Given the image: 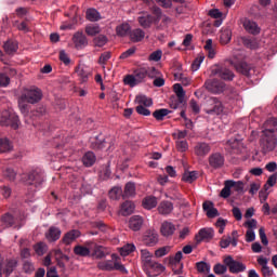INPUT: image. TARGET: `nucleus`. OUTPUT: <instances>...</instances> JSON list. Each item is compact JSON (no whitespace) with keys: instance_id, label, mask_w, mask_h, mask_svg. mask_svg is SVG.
Returning a JSON list of instances; mask_svg holds the SVG:
<instances>
[{"instance_id":"f257e3e1","label":"nucleus","mask_w":277,"mask_h":277,"mask_svg":"<svg viewBox=\"0 0 277 277\" xmlns=\"http://www.w3.org/2000/svg\"><path fill=\"white\" fill-rule=\"evenodd\" d=\"M208 116H223L226 114V106L219 97H209L206 101V107L203 109Z\"/></svg>"},{"instance_id":"f03ea898","label":"nucleus","mask_w":277,"mask_h":277,"mask_svg":"<svg viewBox=\"0 0 277 277\" xmlns=\"http://www.w3.org/2000/svg\"><path fill=\"white\" fill-rule=\"evenodd\" d=\"M277 138L276 134L273 131H262V135L260 138V148L264 155L267 153H272L274 148H276Z\"/></svg>"},{"instance_id":"7ed1b4c3","label":"nucleus","mask_w":277,"mask_h":277,"mask_svg":"<svg viewBox=\"0 0 277 277\" xmlns=\"http://www.w3.org/2000/svg\"><path fill=\"white\" fill-rule=\"evenodd\" d=\"M226 150H228L230 155H243V153H246L243 138H241V136H237L228 140L226 143Z\"/></svg>"},{"instance_id":"20e7f679","label":"nucleus","mask_w":277,"mask_h":277,"mask_svg":"<svg viewBox=\"0 0 277 277\" xmlns=\"http://www.w3.org/2000/svg\"><path fill=\"white\" fill-rule=\"evenodd\" d=\"M1 222L6 228H16L17 230L23 228V219L12 215V213H4L1 216Z\"/></svg>"},{"instance_id":"39448f33","label":"nucleus","mask_w":277,"mask_h":277,"mask_svg":"<svg viewBox=\"0 0 277 277\" xmlns=\"http://www.w3.org/2000/svg\"><path fill=\"white\" fill-rule=\"evenodd\" d=\"M21 97L27 101L30 105H36V103H40V101H42V90L36 87L27 89Z\"/></svg>"},{"instance_id":"423d86ee","label":"nucleus","mask_w":277,"mask_h":277,"mask_svg":"<svg viewBox=\"0 0 277 277\" xmlns=\"http://www.w3.org/2000/svg\"><path fill=\"white\" fill-rule=\"evenodd\" d=\"M97 267L102 269V272H114V269H116L117 272H121V274H129L124 265L119 262L114 263L111 260L98 262Z\"/></svg>"},{"instance_id":"0eeeda50","label":"nucleus","mask_w":277,"mask_h":277,"mask_svg":"<svg viewBox=\"0 0 277 277\" xmlns=\"http://www.w3.org/2000/svg\"><path fill=\"white\" fill-rule=\"evenodd\" d=\"M1 127H11V129H18V124H21V120H18V116L12 114L8 110L3 111L0 119Z\"/></svg>"},{"instance_id":"6e6552de","label":"nucleus","mask_w":277,"mask_h":277,"mask_svg":"<svg viewBox=\"0 0 277 277\" xmlns=\"http://www.w3.org/2000/svg\"><path fill=\"white\" fill-rule=\"evenodd\" d=\"M211 75H213V77H219L224 81H233V79H235V74L224 65L212 67Z\"/></svg>"},{"instance_id":"1a4fd4ad","label":"nucleus","mask_w":277,"mask_h":277,"mask_svg":"<svg viewBox=\"0 0 277 277\" xmlns=\"http://www.w3.org/2000/svg\"><path fill=\"white\" fill-rule=\"evenodd\" d=\"M223 263L224 265H226V267H228V271L230 272V274H241V272L246 269V264L233 259L232 255H227L223 260Z\"/></svg>"},{"instance_id":"9d476101","label":"nucleus","mask_w":277,"mask_h":277,"mask_svg":"<svg viewBox=\"0 0 277 277\" xmlns=\"http://www.w3.org/2000/svg\"><path fill=\"white\" fill-rule=\"evenodd\" d=\"M205 88L206 90H208V92H211L212 94H222V92L226 90V83L217 79L207 80L205 82Z\"/></svg>"},{"instance_id":"9b49d317","label":"nucleus","mask_w":277,"mask_h":277,"mask_svg":"<svg viewBox=\"0 0 277 277\" xmlns=\"http://www.w3.org/2000/svg\"><path fill=\"white\" fill-rule=\"evenodd\" d=\"M16 176L21 183L24 185H36V175L35 174H23V175H8L9 181H16Z\"/></svg>"},{"instance_id":"f8f14e48","label":"nucleus","mask_w":277,"mask_h":277,"mask_svg":"<svg viewBox=\"0 0 277 277\" xmlns=\"http://www.w3.org/2000/svg\"><path fill=\"white\" fill-rule=\"evenodd\" d=\"M16 267H18V260L14 258L6 259L4 262H2V272L5 274V277H10Z\"/></svg>"},{"instance_id":"ddd939ff","label":"nucleus","mask_w":277,"mask_h":277,"mask_svg":"<svg viewBox=\"0 0 277 277\" xmlns=\"http://www.w3.org/2000/svg\"><path fill=\"white\" fill-rule=\"evenodd\" d=\"M224 156L220 153H214L209 157V166L213 168V170H220L224 166Z\"/></svg>"},{"instance_id":"4468645a","label":"nucleus","mask_w":277,"mask_h":277,"mask_svg":"<svg viewBox=\"0 0 277 277\" xmlns=\"http://www.w3.org/2000/svg\"><path fill=\"white\" fill-rule=\"evenodd\" d=\"M194 153L197 157H207L211 153V145L206 142H199L195 145Z\"/></svg>"},{"instance_id":"2eb2a0df","label":"nucleus","mask_w":277,"mask_h":277,"mask_svg":"<svg viewBox=\"0 0 277 277\" xmlns=\"http://www.w3.org/2000/svg\"><path fill=\"white\" fill-rule=\"evenodd\" d=\"M176 232V226L172 222L164 221L160 226L162 237H172Z\"/></svg>"},{"instance_id":"dca6fc26","label":"nucleus","mask_w":277,"mask_h":277,"mask_svg":"<svg viewBox=\"0 0 277 277\" xmlns=\"http://www.w3.org/2000/svg\"><path fill=\"white\" fill-rule=\"evenodd\" d=\"M232 65L234 66V68H236L237 72L245 75V77L250 76V70H252V66H250L245 61H238L236 63L232 62Z\"/></svg>"},{"instance_id":"f3484780","label":"nucleus","mask_w":277,"mask_h":277,"mask_svg":"<svg viewBox=\"0 0 277 277\" xmlns=\"http://www.w3.org/2000/svg\"><path fill=\"white\" fill-rule=\"evenodd\" d=\"M144 243L148 247L157 246V243H159V234L155 230L146 232L144 236Z\"/></svg>"},{"instance_id":"a211bd4d","label":"nucleus","mask_w":277,"mask_h":277,"mask_svg":"<svg viewBox=\"0 0 277 277\" xmlns=\"http://www.w3.org/2000/svg\"><path fill=\"white\" fill-rule=\"evenodd\" d=\"M135 211V203L133 201H124L120 206L119 215H122L123 217H127V215L133 214Z\"/></svg>"},{"instance_id":"6ab92c4d","label":"nucleus","mask_w":277,"mask_h":277,"mask_svg":"<svg viewBox=\"0 0 277 277\" xmlns=\"http://www.w3.org/2000/svg\"><path fill=\"white\" fill-rule=\"evenodd\" d=\"M144 226V217L140 215H133L129 219V228L131 230L137 232Z\"/></svg>"},{"instance_id":"aec40b11","label":"nucleus","mask_w":277,"mask_h":277,"mask_svg":"<svg viewBox=\"0 0 277 277\" xmlns=\"http://www.w3.org/2000/svg\"><path fill=\"white\" fill-rule=\"evenodd\" d=\"M203 211H206L207 217L213 219L220 216V212L216 210V208L213 206V202L211 201H205L202 205Z\"/></svg>"},{"instance_id":"412c9836","label":"nucleus","mask_w":277,"mask_h":277,"mask_svg":"<svg viewBox=\"0 0 277 277\" xmlns=\"http://www.w3.org/2000/svg\"><path fill=\"white\" fill-rule=\"evenodd\" d=\"M76 49H85L88 47V38L82 32H77L72 37Z\"/></svg>"},{"instance_id":"4be33fe9","label":"nucleus","mask_w":277,"mask_h":277,"mask_svg":"<svg viewBox=\"0 0 277 277\" xmlns=\"http://www.w3.org/2000/svg\"><path fill=\"white\" fill-rule=\"evenodd\" d=\"M157 21L155 19V16L150 15V14H146L143 16L138 17V24L141 25V27H143L144 29H149V27L155 24L157 25Z\"/></svg>"},{"instance_id":"5701e85b","label":"nucleus","mask_w":277,"mask_h":277,"mask_svg":"<svg viewBox=\"0 0 277 277\" xmlns=\"http://www.w3.org/2000/svg\"><path fill=\"white\" fill-rule=\"evenodd\" d=\"M172 211H174L172 201H161L158 206V213H160V215H170Z\"/></svg>"},{"instance_id":"b1692460","label":"nucleus","mask_w":277,"mask_h":277,"mask_svg":"<svg viewBox=\"0 0 277 277\" xmlns=\"http://www.w3.org/2000/svg\"><path fill=\"white\" fill-rule=\"evenodd\" d=\"M131 42H142L146 38V32L141 28H135L129 32Z\"/></svg>"},{"instance_id":"393cba45","label":"nucleus","mask_w":277,"mask_h":277,"mask_svg":"<svg viewBox=\"0 0 277 277\" xmlns=\"http://www.w3.org/2000/svg\"><path fill=\"white\" fill-rule=\"evenodd\" d=\"M214 235L213 228H201L197 237H199V241H211Z\"/></svg>"},{"instance_id":"a878e982","label":"nucleus","mask_w":277,"mask_h":277,"mask_svg":"<svg viewBox=\"0 0 277 277\" xmlns=\"http://www.w3.org/2000/svg\"><path fill=\"white\" fill-rule=\"evenodd\" d=\"M108 254H111V251L108 248L95 246L92 256H94V259H105Z\"/></svg>"},{"instance_id":"bb28decb","label":"nucleus","mask_w":277,"mask_h":277,"mask_svg":"<svg viewBox=\"0 0 277 277\" xmlns=\"http://www.w3.org/2000/svg\"><path fill=\"white\" fill-rule=\"evenodd\" d=\"M243 27L246 31H248L249 34H253V36L261 34V29L259 28V25H256V22L246 19L243 23Z\"/></svg>"},{"instance_id":"cd10ccee","label":"nucleus","mask_w":277,"mask_h":277,"mask_svg":"<svg viewBox=\"0 0 277 277\" xmlns=\"http://www.w3.org/2000/svg\"><path fill=\"white\" fill-rule=\"evenodd\" d=\"M82 163L85 168H92L96 163V155L93 151H87L82 157Z\"/></svg>"},{"instance_id":"c85d7f7f","label":"nucleus","mask_w":277,"mask_h":277,"mask_svg":"<svg viewBox=\"0 0 277 277\" xmlns=\"http://www.w3.org/2000/svg\"><path fill=\"white\" fill-rule=\"evenodd\" d=\"M51 254H54L57 265L60 267H66V263H68L69 259L67 255H64V253H62V250H54L51 252Z\"/></svg>"},{"instance_id":"c756f323","label":"nucleus","mask_w":277,"mask_h":277,"mask_svg":"<svg viewBox=\"0 0 277 277\" xmlns=\"http://www.w3.org/2000/svg\"><path fill=\"white\" fill-rule=\"evenodd\" d=\"M60 237H62V230L57 227H50L45 234V239H48V241H57Z\"/></svg>"},{"instance_id":"7c9ffc66","label":"nucleus","mask_w":277,"mask_h":277,"mask_svg":"<svg viewBox=\"0 0 277 277\" xmlns=\"http://www.w3.org/2000/svg\"><path fill=\"white\" fill-rule=\"evenodd\" d=\"M135 103H137V107H153V98H149L146 95H137L135 97Z\"/></svg>"},{"instance_id":"2f4dec72","label":"nucleus","mask_w":277,"mask_h":277,"mask_svg":"<svg viewBox=\"0 0 277 277\" xmlns=\"http://www.w3.org/2000/svg\"><path fill=\"white\" fill-rule=\"evenodd\" d=\"M142 206L144 207V209H147L148 211H150V209H155V207H157V197L155 196L145 197L142 201Z\"/></svg>"},{"instance_id":"473e14b6","label":"nucleus","mask_w":277,"mask_h":277,"mask_svg":"<svg viewBox=\"0 0 277 277\" xmlns=\"http://www.w3.org/2000/svg\"><path fill=\"white\" fill-rule=\"evenodd\" d=\"M135 197V184L132 182H129L124 186V190L122 194V198H133Z\"/></svg>"},{"instance_id":"72a5a7b5","label":"nucleus","mask_w":277,"mask_h":277,"mask_svg":"<svg viewBox=\"0 0 277 277\" xmlns=\"http://www.w3.org/2000/svg\"><path fill=\"white\" fill-rule=\"evenodd\" d=\"M18 108L23 114V116H25V118L29 116V109H30L29 102H27V100H24L22 96H19L18 98Z\"/></svg>"},{"instance_id":"f704fd0d","label":"nucleus","mask_w":277,"mask_h":277,"mask_svg":"<svg viewBox=\"0 0 277 277\" xmlns=\"http://www.w3.org/2000/svg\"><path fill=\"white\" fill-rule=\"evenodd\" d=\"M4 51L8 55H14L18 51V42L9 40L4 43Z\"/></svg>"},{"instance_id":"c9c22d12","label":"nucleus","mask_w":277,"mask_h":277,"mask_svg":"<svg viewBox=\"0 0 277 277\" xmlns=\"http://www.w3.org/2000/svg\"><path fill=\"white\" fill-rule=\"evenodd\" d=\"M258 263L262 267L263 276H272V271L269 269V266H267V263H268L267 258H263V256L258 258Z\"/></svg>"},{"instance_id":"e433bc0d","label":"nucleus","mask_w":277,"mask_h":277,"mask_svg":"<svg viewBox=\"0 0 277 277\" xmlns=\"http://www.w3.org/2000/svg\"><path fill=\"white\" fill-rule=\"evenodd\" d=\"M85 16L91 23H96V21H101V13L96 11V9H88Z\"/></svg>"},{"instance_id":"4c0bfd02","label":"nucleus","mask_w":277,"mask_h":277,"mask_svg":"<svg viewBox=\"0 0 277 277\" xmlns=\"http://www.w3.org/2000/svg\"><path fill=\"white\" fill-rule=\"evenodd\" d=\"M230 187H235V181H225V186L220 193L221 198H228L230 196Z\"/></svg>"},{"instance_id":"58836bf2","label":"nucleus","mask_w":277,"mask_h":277,"mask_svg":"<svg viewBox=\"0 0 277 277\" xmlns=\"http://www.w3.org/2000/svg\"><path fill=\"white\" fill-rule=\"evenodd\" d=\"M169 114H171V111L168 108H160V109H156L153 113V117L158 121L161 122V120H163L166 118V116H168Z\"/></svg>"},{"instance_id":"ea45409f","label":"nucleus","mask_w":277,"mask_h":277,"mask_svg":"<svg viewBox=\"0 0 277 277\" xmlns=\"http://www.w3.org/2000/svg\"><path fill=\"white\" fill-rule=\"evenodd\" d=\"M233 38V31L230 29L225 28L221 31V44H228Z\"/></svg>"},{"instance_id":"a19ab883","label":"nucleus","mask_w":277,"mask_h":277,"mask_svg":"<svg viewBox=\"0 0 277 277\" xmlns=\"http://www.w3.org/2000/svg\"><path fill=\"white\" fill-rule=\"evenodd\" d=\"M196 269L199 274H209L211 272V265L205 261L197 262Z\"/></svg>"},{"instance_id":"79ce46f5","label":"nucleus","mask_w":277,"mask_h":277,"mask_svg":"<svg viewBox=\"0 0 277 277\" xmlns=\"http://www.w3.org/2000/svg\"><path fill=\"white\" fill-rule=\"evenodd\" d=\"M130 31H131V26L129 24H121L116 28L117 36H120L121 38H124V36L130 34Z\"/></svg>"},{"instance_id":"37998d69","label":"nucleus","mask_w":277,"mask_h":277,"mask_svg":"<svg viewBox=\"0 0 277 277\" xmlns=\"http://www.w3.org/2000/svg\"><path fill=\"white\" fill-rule=\"evenodd\" d=\"M122 194V187L115 186L109 190L108 196L110 200H120Z\"/></svg>"},{"instance_id":"c03bdc74","label":"nucleus","mask_w":277,"mask_h":277,"mask_svg":"<svg viewBox=\"0 0 277 277\" xmlns=\"http://www.w3.org/2000/svg\"><path fill=\"white\" fill-rule=\"evenodd\" d=\"M173 90L177 98H180V103H185V90H183V85H181V83H175Z\"/></svg>"},{"instance_id":"a18cd8bd","label":"nucleus","mask_w":277,"mask_h":277,"mask_svg":"<svg viewBox=\"0 0 277 277\" xmlns=\"http://www.w3.org/2000/svg\"><path fill=\"white\" fill-rule=\"evenodd\" d=\"M134 77L138 83H142L148 77V71H146V68H138L134 71Z\"/></svg>"},{"instance_id":"49530a36","label":"nucleus","mask_w":277,"mask_h":277,"mask_svg":"<svg viewBox=\"0 0 277 277\" xmlns=\"http://www.w3.org/2000/svg\"><path fill=\"white\" fill-rule=\"evenodd\" d=\"M172 250L171 246H164L155 251L156 259H161L168 254H170V251Z\"/></svg>"},{"instance_id":"de8ad7c7","label":"nucleus","mask_w":277,"mask_h":277,"mask_svg":"<svg viewBox=\"0 0 277 277\" xmlns=\"http://www.w3.org/2000/svg\"><path fill=\"white\" fill-rule=\"evenodd\" d=\"M141 259L145 265H150L153 261V253H150V251H148L147 249H142Z\"/></svg>"},{"instance_id":"09e8293b","label":"nucleus","mask_w":277,"mask_h":277,"mask_svg":"<svg viewBox=\"0 0 277 277\" xmlns=\"http://www.w3.org/2000/svg\"><path fill=\"white\" fill-rule=\"evenodd\" d=\"M12 143L8 138H0V153H10Z\"/></svg>"},{"instance_id":"8fccbe9b","label":"nucleus","mask_w":277,"mask_h":277,"mask_svg":"<svg viewBox=\"0 0 277 277\" xmlns=\"http://www.w3.org/2000/svg\"><path fill=\"white\" fill-rule=\"evenodd\" d=\"M264 130L263 131H272L274 133V129L277 127V119L276 118H271L267 119L264 124Z\"/></svg>"},{"instance_id":"3c124183","label":"nucleus","mask_w":277,"mask_h":277,"mask_svg":"<svg viewBox=\"0 0 277 277\" xmlns=\"http://www.w3.org/2000/svg\"><path fill=\"white\" fill-rule=\"evenodd\" d=\"M34 250L38 256L44 255V252L49 250V247L44 242H38L37 245L34 246Z\"/></svg>"},{"instance_id":"603ef678","label":"nucleus","mask_w":277,"mask_h":277,"mask_svg":"<svg viewBox=\"0 0 277 277\" xmlns=\"http://www.w3.org/2000/svg\"><path fill=\"white\" fill-rule=\"evenodd\" d=\"M132 252H135V245L128 243L120 249L121 256H129Z\"/></svg>"},{"instance_id":"864d4df0","label":"nucleus","mask_w":277,"mask_h":277,"mask_svg":"<svg viewBox=\"0 0 277 277\" xmlns=\"http://www.w3.org/2000/svg\"><path fill=\"white\" fill-rule=\"evenodd\" d=\"M182 260H183V251H177L175 255L169 256L170 265H179V263H181Z\"/></svg>"},{"instance_id":"5fc2aeb1","label":"nucleus","mask_w":277,"mask_h":277,"mask_svg":"<svg viewBox=\"0 0 277 277\" xmlns=\"http://www.w3.org/2000/svg\"><path fill=\"white\" fill-rule=\"evenodd\" d=\"M94 47H105L107 44V37L105 35H98L93 39Z\"/></svg>"},{"instance_id":"6e6d98bb","label":"nucleus","mask_w":277,"mask_h":277,"mask_svg":"<svg viewBox=\"0 0 277 277\" xmlns=\"http://www.w3.org/2000/svg\"><path fill=\"white\" fill-rule=\"evenodd\" d=\"M74 252L78 256H90V249H88V247H82V246L75 247Z\"/></svg>"},{"instance_id":"4d7b16f0","label":"nucleus","mask_w":277,"mask_h":277,"mask_svg":"<svg viewBox=\"0 0 277 277\" xmlns=\"http://www.w3.org/2000/svg\"><path fill=\"white\" fill-rule=\"evenodd\" d=\"M123 83L126 85H130V88H135V85H137V83H140L137 81V79L135 78V76L133 75H128L126 76V78L123 79Z\"/></svg>"},{"instance_id":"13d9d810","label":"nucleus","mask_w":277,"mask_h":277,"mask_svg":"<svg viewBox=\"0 0 277 277\" xmlns=\"http://www.w3.org/2000/svg\"><path fill=\"white\" fill-rule=\"evenodd\" d=\"M85 34L88 36H96V34H101V27L98 25H89L85 27Z\"/></svg>"},{"instance_id":"bf43d9fd","label":"nucleus","mask_w":277,"mask_h":277,"mask_svg":"<svg viewBox=\"0 0 277 277\" xmlns=\"http://www.w3.org/2000/svg\"><path fill=\"white\" fill-rule=\"evenodd\" d=\"M58 60L62 62L65 66H70V57H68V54L65 50H61L58 53Z\"/></svg>"},{"instance_id":"052dcab7","label":"nucleus","mask_w":277,"mask_h":277,"mask_svg":"<svg viewBox=\"0 0 277 277\" xmlns=\"http://www.w3.org/2000/svg\"><path fill=\"white\" fill-rule=\"evenodd\" d=\"M228 269V266L224 265V264H215L213 267V272L214 274H216L217 276H222V274H226Z\"/></svg>"},{"instance_id":"680f3d73","label":"nucleus","mask_w":277,"mask_h":277,"mask_svg":"<svg viewBox=\"0 0 277 277\" xmlns=\"http://www.w3.org/2000/svg\"><path fill=\"white\" fill-rule=\"evenodd\" d=\"M176 148L180 150V153H185L189 148V145L185 140L176 141Z\"/></svg>"},{"instance_id":"e2e57ef3","label":"nucleus","mask_w":277,"mask_h":277,"mask_svg":"<svg viewBox=\"0 0 277 277\" xmlns=\"http://www.w3.org/2000/svg\"><path fill=\"white\" fill-rule=\"evenodd\" d=\"M276 175H271L264 185V189L268 192L271 187H274L276 185Z\"/></svg>"},{"instance_id":"0e129e2a","label":"nucleus","mask_w":277,"mask_h":277,"mask_svg":"<svg viewBox=\"0 0 277 277\" xmlns=\"http://www.w3.org/2000/svg\"><path fill=\"white\" fill-rule=\"evenodd\" d=\"M202 62H205V56L200 55V56H197L193 64H192V68L194 71L198 70L200 68V64H202Z\"/></svg>"},{"instance_id":"69168bd1","label":"nucleus","mask_w":277,"mask_h":277,"mask_svg":"<svg viewBox=\"0 0 277 277\" xmlns=\"http://www.w3.org/2000/svg\"><path fill=\"white\" fill-rule=\"evenodd\" d=\"M104 141L103 140H98V137H95V141H93L91 143V148H93L94 150H101V148H104Z\"/></svg>"},{"instance_id":"338daca9","label":"nucleus","mask_w":277,"mask_h":277,"mask_svg":"<svg viewBox=\"0 0 277 277\" xmlns=\"http://www.w3.org/2000/svg\"><path fill=\"white\" fill-rule=\"evenodd\" d=\"M36 268L34 267V263L29 262V261H25L23 264V272H25V274H32V272Z\"/></svg>"},{"instance_id":"774afa93","label":"nucleus","mask_w":277,"mask_h":277,"mask_svg":"<svg viewBox=\"0 0 277 277\" xmlns=\"http://www.w3.org/2000/svg\"><path fill=\"white\" fill-rule=\"evenodd\" d=\"M135 109L140 116H150V109L146 108V106H136Z\"/></svg>"}]
</instances>
